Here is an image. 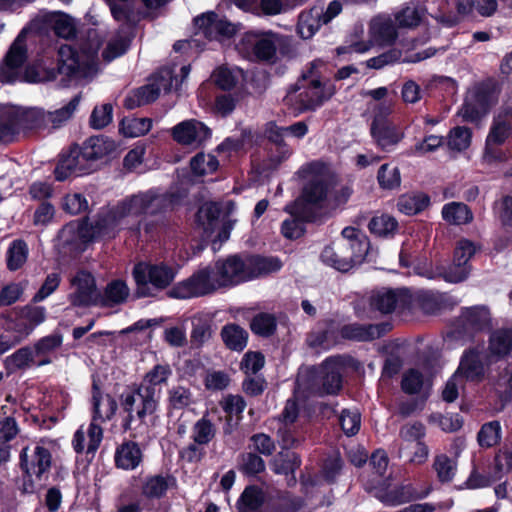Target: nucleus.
I'll use <instances>...</instances> for the list:
<instances>
[{
  "instance_id": "obj_27",
  "label": "nucleus",
  "mask_w": 512,
  "mask_h": 512,
  "mask_svg": "<svg viewBox=\"0 0 512 512\" xmlns=\"http://www.w3.org/2000/svg\"><path fill=\"white\" fill-rule=\"evenodd\" d=\"M143 454L135 442H124L115 453L116 466L123 470H134L142 462Z\"/></svg>"
},
{
  "instance_id": "obj_43",
  "label": "nucleus",
  "mask_w": 512,
  "mask_h": 512,
  "mask_svg": "<svg viewBox=\"0 0 512 512\" xmlns=\"http://www.w3.org/2000/svg\"><path fill=\"white\" fill-rule=\"evenodd\" d=\"M225 345L235 351H242L247 345L248 333L237 324H227L221 330Z\"/></svg>"
},
{
  "instance_id": "obj_45",
  "label": "nucleus",
  "mask_w": 512,
  "mask_h": 512,
  "mask_svg": "<svg viewBox=\"0 0 512 512\" xmlns=\"http://www.w3.org/2000/svg\"><path fill=\"white\" fill-rule=\"evenodd\" d=\"M472 141V131L465 126L452 128L446 137L447 147L451 151L462 152L467 150Z\"/></svg>"
},
{
  "instance_id": "obj_37",
  "label": "nucleus",
  "mask_w": 512,
  "mask_h": 512,
  "mask_svg": "<svg viewBox=\"0 0 512 512\" xmlns=\"http://www.w3.org/2000/svg\"><path fill=\"white\" fill-rule=\"evenodd\" d=\"M321 259L338 271L347 272L351 269V259L346 255L341 241L335 246L326 247L321 253Z\"/></svg>"
},
{
  "instance_id": "obj_15",
  "label": "nucleus",
  "mask_w": 512,
  "mask_h": 512,
  "mask_svg": "<svg viewBox=\"0 0 512 512\" xmlns=\"http://www.w3.org/2000/svg\"><path fill=\"white\" fill-rule=\"evenodd\" d=\"M219 214V206L216 203H206L199 209L197 215L207 237L216 233L212 241L214 250L219 249L221 244L229 239L232 229L230 222L219 220Z\"/></svg>"
},
{
  "instance_id": "obj_34",
  "label": "nucleus",
  "mask_w": 512,
  "mask_h": 512,
  "mask_svg": "<svg viewBox=\"0 0 512 512\" xmlns=\"http://www.w3.org/2000/svg\"><path fill=\"white\" fill-rule=\"evenodd\" d=\"M235 4L245 10L254 11L258 15L275 16L287 12L291 6L282 0H260L258 6H253L246 0H235Z\"/></svg>"
},
{
  "instance_id": "obj_33",
  "label": "nucleus",
  "mask_w": 512,
  "mask_h": 512,
  "mask_svg": "<svg viewBox=\"0 0 512 512\" xmlns=\"http://www.w3.org/2000/svg\"><path fill=\"white\" fill-rule=\"evenodd\" d=\"M322 14L323 8L314 6L309 11H304L299 15L298 32L302 38H311L325 24L322 22Z\"/></svg>"
},
{
  "instance_id": "obj_42",
  "label": "nucleus",
  "mask_w": 512,
  "mask_h": 512,
  "mask_svg": "<svg viewBox=\"0 0 512 512\" xmlns=\"http://www.w3.org/2000/svg\"><path fill=\"white\" fill-rule=\"evenodd\" d=\"M129 296V288L122 280L110 282L103 294L100 293L99 306H113L123 303Z\"/></svg>"
},
{
  "instance_id": "obj_12",
  "label": "nucleus",
  "mask_w": 512,
  "mask_h": 512,
  "mask_svg": "<svg viewBox=\"0 0 512 512\" xmlns=\"http://www.w3.org/2000/svg\"><path fill=\"white\" fill-rule=\"evenodd\" d=\"M324 67L322 60H314L308 74H304V79H309V86L305 92L299 94L301 103L297 110H314L335 93L332 85L326 86L318 79L320 70Z\"/></svg>"
},
{
  "instance_id": "obj_22",
  "label": "nucleus",
  "mask_w": 512,
  "mask_h": 512,
  "mask_svg": "<svg viewBox=\"0 0 512 512\" xmlns=\"http://www.w3.org/2000/svg\"><path fill=\"white\" fill-rule=\"evenodd\" d=\"M341 242L345 247L346 255L351 259V268L362 263L369 253L368 238L354 227H346L342 230Z\"/></svg>"
},
{
  "instance_id": "obj_11",
  "label": "nucleus",
  "mask_w": 512,
  "mask_h": 512,
  "mask_svg": "<svg viewBox=\"0 0 512 512\" xmlns=\"http://www.w3.org/2000/svg\"><path fill=\"white\" fill-rule=\"evenodd\" d=\"M279 42L280 36L272 31H249L243 35L237 49L248 59L271 60Z\"/></svg>"
},
{
  "instance_id": "obj_1",
  "label": "nucleus",
  "mask_w": 512,
  "mask_h": 512,
  "mask_svg": "<svg viewBox=\"0 0 512 512\" xmlns=\"http://www.w3.org/2000/svg\"><path fill=\"white\" fill-rule=\"evenodd\" d=\"M166 203V197L153 190L139 192L101 210L90 224L87 221L68 223L60 231L59 238L64 244L75 247L97 240H110L122 230H139V217L160 212Z\"/></svg>"
},
{
  "instance_id": "obj_35",
  "label": "nucleus",
  "mask_w": 512,
  "mask_h": 512,
  "mask_svg": "<svg viewBox=\"0 0 512 512\" xmlns=\"http://www.w3.org/2000/svg\"><path fill=\"white\" fill-rule=\"evenodd\" d=\"M442 218L451 225H466L472 222L471 209L462 202H450L443 206Z\"/></svg>"
},
{
  "instance_id": "obj_30",
  "label": "nucleus",
  "mask_w": 512,
  "mask_h": 512,
  "mask_svg": "<svg viewBox=\"0 0 512 512\" xmlns=\"http://www.w3.org/2000/svg\"><path fill=\"white\" fill-rule=\"evenodd\" d=\"M512 349V330H496L490 336L489 359L496 361L508 355Z\"/></svg>"
},
{
  "instance_id": "obj_50",
  "label": "nucleus",
  "mask_w": 512,
  "mask_h": 512,
  "mask_svg": "<svg viewBox=\"0 0 512 512\" xmlns=\"http://www.w3.org/2000/svg\"><path fill=\"white\" fill-rule=\"evenodd\" d=\"M464 325L474 330H481L490 321V314L486 307L478 306L467 308L462 313Z\"/></svg>"
},
{
  "instance_id": "obj_57",
  "label": "nucleus",
  "mask_w": 512,
  "mask_h": 512,
  "mask_svg": "<svg viewBox=\"0 0 512 512\" xmlns=\"http://www.w3.org/2000/svg\"><path fill=\"white\" fill-rule=\"evenodd\" d=\"M433 467L437 473V477L441 482H449L456 474V463L445 454L435 457Z\"/></svg>"
},
{
  "instance_id": "obj_46",
  "label": "nucleus",
  "mask_w": 512,
  "mask_h": 512,
  "mask_svg": "<svg viewBox=\"0 0 512 512\" xmlns=\"http://www.w3.org/2000/svg\"><path fill=\"white\" fill-rule=\"evenodd\" d=\"M495 102V99H490L487 103H483L479 97L475 99L468 98L458 114L465 121L474 122L485 115L490 106Z\"/></svg>"
},
{
  "instance_id": "obj_56",
  "label": "nucleus",
  "mask_w": 512,
  "mask_h": 512,
  "mask_svg": "<svg viewBox=\"0 0 512 512\" xmlns=\"http://www.w3.org/2000/svg\"><path fill=\"white\" fill-rule=\"evenodd\" d=\"M124 33L119 32L116 36L112 37L108 43L106 48L103 51V58L110 62L114 60L115 58L123 55L129 44V39L126 35H123Z\"/></svg>"
},
{
  "instance_id": "obj_53",
  "label": "nucleus",
  "mask_w": 512,
  "mask_h": 512,
  "mask_svg": "<svg viewBox=\"0 0 512 512\" xmlns=\"http://www.w3.org/2000/svg\"><path fill=\"white\" fill-rule=\"evenodd\" d=\"M423 15L422 8L409 5L395 13V21L399 27L412 28L422 21Z\"/></svg>"
},
{
  "instance_id": "obj_23",
  "label": "nucleus",
  "mask_w": 512,
  "mask_h": 512,
  "mask_svg": "<svg viewBox=\"0 0 512 512\" xmlns=\"http://www.w3.org/2000/svg\"><path fill=\"white\" fill-rule=\"evenodd\" d=\"M428 492H418L411 485L383 484L376 489V497L387 505H400L425 497Z\"/></svg>"
},
{
  "instance_id": "obj_5",
  "label": "nucleus",
  "mask_w": 512,
  "mask_h": 512,
  "mask_svg": "<svg viewBox=\"0 0 512 512\" xmlns=\"http://www.w3.org/2000/svg\"><path fill=\"white\" fill-rule=\"evenodd\" d=\"M181 80L173 76V69L165 67L160 69L153 77L152 81L137 90L133 91L125 98V107L134 109L136 107L155 101L161 91H170L173 87L177 90L180 84L188 77L190 66L181 67Z\"/></svg>"
},
{
  "instance_id": "obj_29",
  "label": "nucleus",
  "mask_w": 512,
  "mask_h": 512,
  "mask_svg": "<svg viewBox=\"0 0 512 512\" xmlns=\"http://www.w3.org/2000/svg\"><path fill=\"white\" fill-rule=\"evenodd\" d=\"M92 405L94 421L111 419L117 409L115 399L108 394L103 395L95 383L93 384Z\"/></svg>"
},
{
  "instance_id": "obj_25",
  "label": "nucleus",
  "mask_w": 512,
  "mask_h": 512,
  "mask_svg": "<svg viewBox=\"0 0 512 512\" xmlns=\"http://www.w3.org/2000/svg\"><path fill=\"white\" fill-rule=\"evenodd\" d=\"M116 146L113 140L97 136L91 137L84 142L79 151L80 157L90 165L91 162L101 159L115 150Z\"/></svg>"
},
{
  "instance_id": "obj_52",
  "label": "nucleus",
  "mask_w": 512,
  "mask_h": 512,
  "mask_svg": "<svg viewBox=\"0 0 512 512\" xmlns=\"http://www.w3.org/2000/svg\"><path fill=\"white\" fill-rule=\"evenodd\" d=\"M152 128L149 118H126L120 124V131L126 137H139L145 135Z\"/></svg>"
},
{
  "instance_id": "obj_63",
  "label": "nucleus",
  "mask_w": 512,
  "mask_h": 512,
  "mask_svg": "<svg viewBox=\"0 0 512 512\" xmlns=\"http://www.w3.org/2000/svg\"><path fill=\"white\" fill-rule=\"evenodd\" d=\"M501 426L497 421L486 423L478 433L479 444L483 447H491L500 440Z\"/></svg>"
},
{
  "instance_id": "obj_38",
  "label": "nucleus",
  "mask_w": 512,
  "mask_h": 512,
  "mask_svg": "<svg viewBox=\"0 0 512 512\" xmlns=\"http://www.w3.org/2000/svg\"><path fill=\"white\" fill-rule=\"evenodd\" d=\"M173 484L174 479L170 476H149L143 482L142 494L148 499H159L166 494Z\"/></svg>"
},
{
  "instance_id": "obj_54",
  "label": "nucleus",
  "mask_w": 512,
  "mask_h": 512,
  "mask_svg": "<svg viewBox=\"0 0 512 512\" xmlns=\"http://www.w3.org/2000/svg\"><path fill=\"white\" fill-rule=\"evenodd\" d=\"M70 168L75 176L83 175L89 173L91 167L86 161L80 157V153L78 150L71 151L68 155L63 156L59 161V173H61V169Z\"/></svg>"
},
{
  "instance_id": "obj_20",
  "label": "nucleus",
  "mask_w": 512,
  "mask_h": 512,
  "mask_svg": "<svg viewBox=\"0 0 512 512\" xmlns=\"http://www.w3.org/2000/svg\"><path fill=\"white\" fill-rule=\"evenodd\" d=\"M408 305V295L403 290L382 288L373 291L369 296V307L372 313L381 315L402 310Z\"/></svg>"
},
{
  "instance_id": "obj_31",
  "label": "nucleus",
  "mask_w": 512,
  "mask_h": 512,
  "mask_svg": "<svg viewBox=\"0 0 512 512\" xmlns=\"http://www.w3.org/2000/svg\"><path fill=\"white\" fill-rule=\"evenodd\" d=\"M507 117L502 110L494 116L485 141L488 145H502L512 135V125Z\"/></svg>"
},
{
  "instance_id": "obj_19",
  "label": "nucleus",
  "mask_w": 512,
  "mask_h": 512,
  "mask_svg": "<svg viewBox=\"0 0 512 512\" xmlns=\"http://www.w3.org/2000/svg\"><path fill=\"white\" fill-rule=\"evenodd\" d=\"M210 136V129L195 119L182 121L172 128V137L177 143L194 149L202 146Z\"/></svg>"
},
{
  "instance_id": "obj_9",
  "label": "nucleus",
  "mask_w": 512,
  "mask_h": 512,
  "mask_svg": "<svg viewBox=\"0 0 512 512\" xmlns=\"http://www.w3.org/2000/svg\"><path fill=\"white\" fill-rule=\"evenodd\" d=\"M133 276L137 284L139 296L153 295L154 289H164L174 279V271L164 264L138 263L133 269Z\"/></svg>"
},
{
  "instance_id": "obj_49",
  "label": "nucleus",
  "mask_w": 512,
  "mask_h": 512,
  "mask_svg": "<svg viewBox=\"0 0 512 512\" xmlns=\"http://www.w3.org/2000/svg\"><path fill=\"white\" fill-rule=\"evenodd\" d=\"M214 79L220 88L229 90L244 79V72L238 67H219L214 72Z\"/></svg>"
},
{
  "instance_id": "obj_2",
  "label": "nucleus",
  "mask_w": 512,
  "mask_h": 512,
  "mask_svg": "<svg viewBox=\"0 0 512 512\" xmlns=\"http://www.w3.org/2000/svg\"><path fill=\"white\" fill-rule=\"evenodd\" d=\"M26 30H22L12 43L6 54L3 64L0 66V80L3 83L24 81L36 83L46 80H54L57 75H63L70 80L90 81L99 71L98 50L95 47L83 46L80 50L62 45L58 49L57 69L46 73L39 71L34 66H29L22 71V65L27 58L25 44Z\"/></svg>"
},
{
  "instance_id": "obj_36",
  "label": "nucleus",
  "mask_w": 512,
  "mask_h": 512,
  "mask_svg": "<svg viewBox=\"0 0 512 512\" xmlns=\"http://www.w3.org/2000/svg\"><path fill=\"white\" fill-rule=\"evenodd\" d=\"M455 374H460V380L463 382L464 379L468 381L480 380L484 375V367L478 354L474 351L465 354Z\"/></svg>"
},
{
  "instance_id": "obj_40",
  "label": "nucleus",
  "mask_w": 512,
  "mask_h": 512,
  "mask_svg": "<svg viewBox=\"0 0 512 512\" xmlns=\"http://www.w3.org/2000/svg\"><path fill=\"white\" fill-rule=\"evenodd\" d=\"M30 333L31 328H28L24 322L9 325L6 332L0 337V356L20 343Z\"/></svg>"
},
{
  "instance_id": "obj_55",
  "label": "nucleus",
  "mask_w": 512,
  "mask_h": 512,
  "mask_svg": "<svg viewBox=\"0 0 512 512\" xmlns=\"http://www.w3.org/2000/svg\"><path fill=\"white\" fill-rule=\"evenodd\" d=\"M79 103L80 95H76L65 106L53 112H49L47 115L48 120L54 125V127L61 126L73 116L78 108Z\"/></svg>"
},
{
  "instance_id": "obj_21",
  "label": "nucleus",
  "mask_w": 512,
  "mask_h": 512,
  "mask_svg": "<svg viewBox=\"0 0 512 512\" xmlns=\"http://www.w3.org/2000/svg\"><path fill=\"white\" fill-rule=\"evenodd\" d=\"M21 467L25 473L31 478V482L35 480L41 481L42 476L48 472L51 466L50 451L44 446L37 444L28 453V448H24L21 455Z\"/></svg>"
},
{
  "instance_id": "obj_24",
  "label": "nucleus",
  "mask_w": 512,
  "mask_h": 512,
  "mask_svg": "<svg viewBox=\"0 0 512 512\" xmlns=\"http://www.w3.org/2000/svg\"><path fill=\"white\" fill-rule=\"evenodd\" d=\"M245 263L247 281L277 272L282 268L280 259L273 256H247L245 257Z\"/></svg>"
},
{
  "instance_id": "obj_16",
  "label": "nucleus",
  "mask_w": 512,
  "mask_h": 512,
  "mask_svg": "<svg viewBox=\"0 0 512 512\" xmlns=\"http://www.w3.org/2000/svg\"><path fill=\"white\" fill-rule=\"evenodd\" d=\"M72 292L69 300L74 306H97L100 292L97 289L93 275L87 271H79L71 279Z\"/></svg>"
},
{
  "instance_id": "obj_48",
  "label": "nucleus",
  "mask_w": 512,
  "mask_h": 512,
  "mask_svg": "<svg viewBox=\"0 0 512 512\" xmlns=\"http://www.w3.org/2000/svg\"><path fill=\"white\" fill-rule=\"evenodd\" d=\"M426 431L422 423L415 422L404 425L400 429V449L409 450L416 442H421Z\"/></svg>"
},
{
  "instance_id": "obj_10",
  "label": "nucleus",
  "mask_w": 512,
  "mask_h": 512,
  "mask_svg": "<svg viewBox=\"0 0 512 512\" xmlns=\"http://www.w3.org/2000/svg\"><path fill=\"white\" fill-rule=\"evenodd\" d=\"M344 359L340 356L326 359L316 370L310 393L315 396L337 394L342 387Z\"/></svg>"
},
{
  "instance_id": "obj_64",
  "label": "nucleus",
  "mask_w": 512,
  "mask_h": 512,
  "mask_svg": "<svg viewBox=\"0 0 512 512\" xmlns=\"http://www.w3.org/2000/svg\"><path fill=\"white\" fill-rule=\"evenodd\" d=\"M300 465L299 458L294 453H281L272 463V470L276 474H288L293 472Z\"/></svg>"
},
{
  "instance_id": "obj_32",
  "label": "nucleus",
  "mask_w": 512,
  "mask_h": 512,
  "mask_svg": "<svg viewBox=\"0 0 512 512\" xmlns=\"http://www.w3.org/2000/svg\"><path fill=\"white\" fill-rule=\"evenodd\" d=\"M171 374L168 364H157L146 373L139 387L147 388L149 392H153V396L159 398L161 385L167 382Z\"/></svg>"
},
{
  "instance_id": "obj_47",
  "label": "nucleus",
  "mask_w": 512,
  "mask_h": 512,
  "mask_svg": "<svg viewBox=\"0 0 512 512\" xmlns=\"http://www.w3.org/2000/svg\"><path fill=\"white\" fill-rule=\"evenodd\" d=\"M397 220L388 214L375 215L369 222V230L378 237H389L397 231Z\"/></svg>"
},
{
  "instance_id": "obj_41",
  "label": "nucleus",
  "mask_w": 512,
  "mask_h": 512,
  "mask_svg": "<svg viewBox=\"0 0 512 512\" xmlns=\"http://www.w3.org/2000/svg\"><path fill=\"white\" fill-rule=\"evenodd\" d=\"M430 204V198L424 193H409L402 195L397 202L398 210L405 215H415L422 212Z\"/></svg>"
},
{
  "instance_id": "obj_26",
  "label": "nucleus",
  "mask_w": 512,
  "mask_h": 512,
  "mask_svg": "<svg viewBox=\"0 0 512 512\" xmlns=\"http://www.w3.org/2000/svg\"><path fill=\"white\" fill-rule=\"evenodd\" d=\"M389 330L388 324H349L341 328L340 333L343 338L357 340V341H370L379 338L382 334Z\"/></svg>"
},
{
  "instance_id": "obj_58",
  "label": "nucleus",
  "mask_w": 512,
  "mask_h": 512,
  "mask_svg": "<svg viewBox=\"0 0 512 512\" xmlns=\"http://www.w3.org/2000/svg\"><path fill=\"white\" fill-rule=\"evenodd\" d=\"M428 379L418 368L406 371L402 378V389L408 394L418 393Z\"/></svg>"
},
{
  "instance_id": "obj_18",
  "label": "nucleus",
  "mask_w": 512,
  "mask_h": 512,
  "mask_svg": "<svg viewBox=\"0 0 512 512\" xmlns=\"http://www.w3.org/2000/svg\"><path fill=\"white\" fill-rule=\"evenodd\" d=\"M245 258L229 256L212 266L221 288L232 287L247 281Z\"/></svg>"
},
{
  "instance_id": "obj_17",
  "label": "nucleus",
  "mask_w": 512,
  "mask_h": 512,
  "mask_svg": "<svg viewBox=\"0 0 512 512\" xmlns=\"http://www.w3.org/2000/svg\"><path fill=\"white\" fill-rule=\"evenodd\" d=\"M194 23L198 30L197 34H202L210 40L222 41L232 37L238 30V25L219 17L214 12H207L198 16Z\"/></svg>"
},
{
  "instance_id": "obj_13",
  "label": "nucleus",
  "mask_w": 512,
  "mask_h": 512,
  "mask_svg": "<svg viewBox=\"0 0 512 512\" xmlns=\"http://www.w3.org/2000/svg\"><path fill=\"white\" fill-rule=\"evenodd\" d=\"M221 286L212 266H206L196 271L187 280L177 284L172 295L180 299H188L211 294Z\"/></svg>"
},
{
  "instance_id": "obj_7",
  "label": "nucleus",
  "mask_w": 512,
  "mask_h": 512,
  "mask_svg": "<svg viewBox=\"0 0 512 512\" xmlns=\"http://www.w3.org/2000/svg\"><path fill=\"white\" fill-rule=\"evenodd\" d=\"M370 41L350 42L349 45L337 48V54H363L370 50L373 43L379 45H390L397 38V30L389 16L379 15L370 22Z\"/></svg>"
},
{
  "instance_id": "obj_51",
  "label": "nucleus",
  "mask_w": 512,
  "mask_h": 512,
  "mask_svg": "<svg viewBox=\"0 0 512 512\" xmlns=\"http://www.w3.org/2000/svg\"><path fill=\"white\" fill-rule=\"evenodd\" d=\"M28 257L27 244L22 240L13 241L7 250V268L10 271L20 269Z\"/></svg>"
},
{
  "instance_id": "obj_4",
  "label": "nucleus",
  "mask_w": 512,
  "mask_h": 512,
  "mask_svg": "<svg viewBox=\"0 0 512 512\" xmlns=\"http://www.w3.org/2000/svg\"><path fill=\"white\" fill-rule=\"evenodd\" d=\"M43 121L44 113L41 110L0 106V142L10 143L21 132L39 128Z\"/></svg>"
},
{
  "instance_id": "obj_14",
  "label": "nucleus",
  "mask_w": 512,
  "mask_h": 512,
  "mask_svg": "<svg viewBox=\"0 0 512 512\" xmlns=\"http://www.w3.org/2000/svg\"><path fill=\"white\" fill-rule=\"evenodd\" d=\"M26 32L34 31L40 34H46L50 31L62 38H70L75 35L76 27L73 19L62 12L40 11L37 16L31 20Z\"/></svg>"
},
{
  "instance_id": "obj_8",
  "label": "nucleus",
  "mask_w": 512,
  "mask_h": 512,
  "mask_svg": "<svg viewBox=\"0 0 512 512\" xmlns=\"http://www.w3.org/2000/svg\"><path fill=\"white\" fill-rule=\"evenodd\" d=\"M392 112V102L384 100L383 103L373 107L374 118L371 124V135L377 145L383 150H391L403 138V132L389 119Z\"/></svg>"
},
{
  "instance_id": "obj_39",
  "label": "nucleus",
  "mask_w": 512,
  "mask_h": 512,
  "mask_svg": "<svg viewBox=\"0 0 512 512\" xmlns=\"http://www.w3.org/2000/svg\"><path fill=\"white\" fill-rule=\"evenodd\" d=\"M191 323V341L193 344L200 346L211 338L212 318L209 314L198 313L192 317Z\"/></svg>"
},
{
  "instance_id": "obj_44",
  "label": "nucleus",
  "mask_w": 512,
  "mask_h": 512,
  "mask_svg": "<svg viewBox=\"0 0 512 512\" xmlns=\"http://www.w3.org/2000/svg\"><path fill=\"white\" fill-rule=\"evenodd\" d=\"M219 167V161L213 154L200 152L190 160V168L194 176L202 177L213 174Z\"/></svg>"
},
{
  "instance_id": "obj_62",
  "label": "nucleus",
  "mask_w": 512,
  "mask_h": 512,
  "mask_svg": "<svg viewBox=\"0 0 512 512\" xmlns=\"http://www.w3.org/2000/svg\"><path fill=\"white\" fill-rule=\"evenodd\" d=\"M33 360V351L24 347L17 350L12 355L8 356L5 361V367L8 371L13 372L17 369L24 368L29 365V363Z\"/></svg>"
},
{
  "instance_id": "obj_6",
  "label": "nucleus",
  "mask_w": 512,
  "mask_h": 512,
  "mask_svg": "<svg viewBox=\"0 0 512 512\" xmlns=\"http://www.w3.org/2000/svg\"><path fill=\"white\" fill-rule=\"evenodd\" d=\"M158 397L153 396L147 388L138 387L121 395V406L128 414L123 422L125 430H131L133 422L138 420L145 423L146 418L155 413L158 407Z\"/></svg>"
},
{
  "instance_id": "obj_28",
  "label": "nucleus",
  "mask_w": 512,
  "mask_h": 512,
  "mask_svg": "<svg viewBox=\"0 0 512 512\" xmlns=\"http://www.w3.org/2000/svg\"><path fill=\"white\" fill-rule=\"evenodd\" d=\"M470 273V265H465L463 261H456L447 266L437 267L435 271L426 272L424 275L429 279L442 277L445 281L450 283H458L465 280Z\"/></svg>"
},
{
  "instance_id": "obj_61",
  "label": "nucleus",
  "mask_w": 512,
  "mask_h": 512,
  "mask_svg": "<svg viewBox=\"0 0 512 512\" xmlns=\"http://www.w3.org/2000/svg\"><path fill=\"white\" fill-rule=\"evenodd\" d=\"M379 185L384 189H395L400 186L401 177L397 167L383 164L378 171Z\"/></svg>"
},
{
  "instance_id": "obj_3",
  "label": "nucleus",
  "mask_w": 512,
  "mask_h": 512,
  "mask_svg": "<svg viewBox=\"0 0 512 512\" xmlns=\"http://www.w3.org/2000/svg\"><path fill=\"white\" fill-rule=\"evenodd\" d=\"M297 176L303 181L302 194L294 203L287 205L285 210L306 219H314L315 210L323 206L328 195L329 168L320 161H313L303 165Z\"/></svg>"
},
{
  "instance_id": "obj_59",
  "label": "nucleus",
  "mask_w": 512,
  "mask_h": 512,
  "mask_svg": "<svg viewBox=\"0 0 512 512\" xmlns=\"http://www.w3.org/2000/svg\"><path fill=\"white\" fill-rule=\"evenodd\" d=\"M340 425L347 436L358 433L361 426V415L358 409H344L340 414Z\"/></svg>"
},
{
  "instance_id": "obj_60",
  "label": "nucleus",
  "mask_w": 512,
  "mask_h": 512,
  "mask_svg": "<svg viewBox=\"0 0 512 512\" xmlns=\"http://www.w3.org/2000/svg\"><path fill=\"white\" fill-rule=\"evenodd\" d=\"M301 507V500L289 493L279 496L264 512H296Z\"/></svg>"
}]
</instances>
